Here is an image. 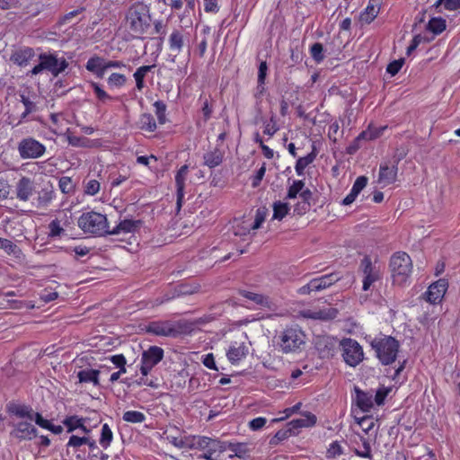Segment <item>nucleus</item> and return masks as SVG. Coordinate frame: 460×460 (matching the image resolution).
<instances>
[{
    "mask_svg": "<svg viewBox=\"0 0 460 460\" xmlns=\"http://www.w3.org/2000/svg\"><path fill=\"white\" fill-rule=\"evenodd\" d=\"M379 137V133H373L372 128H368L367 130L362 131L357 137L356 142H361L366 139H375Z\"/></svg>",
    "mask_w": 460,
    "mask_h": 460,
    "instance_id": "63",
    "label": "nucleus"
},
{
    "mask_svg": "<svg viewBox=\"0 0 460 460\" xmlns=\"http://www.w3.org/2000/svg\"><path fill=\"white\" fill-rule=\"evenodd\" d=\"M154 107L155 108V114L157 116L158 121L160 124H164L166 121V105L163 101H156L154 103Z\"/></svg>",
    "mask_w": 460,
    "mask_h": 460,
    "instance_id": "48",
    "label": "nucleus"
},
{
    "mask_svg": "<svg viewBox=\"0 0 460 460\" xmlns=\"http://www.w3.org/2000/svg\"><path fill=\"white\" fill-rule=\"evenodd\" d=\"M11 435L20 440H31L38 436L36 428L28 421L14 424Z\"/></svg>",
    "mask_w": 460,
    "mask_h": 460,
    "instance_id": "14",
    "label": "nucleus"
},
{
    "mask_svg": "<svg viewBox=\"0 0 460 460\" xmlns=\"http://www.w3.org/2000/svg\"><path fill=\"white\" fill-rule=\"evenodd\" d=\"M127 78L122 74L113 73L108 78V84L111 86L120 87L125 84Z\"/></svg>",
    "mask_w": 460,
    "mask_h": 460,
    "instance_id": "54",
    "label": "nucleus"
},
{
    "mask_svg": "<svg viewBox=\"0 0 460 460\" xmlns=\"http://www.w3.org/2000/svg\"><path fill=\"white\" fill-rule=\"evenodd\" d=\"M112 438L113 434L109 425L107 423L103 424L100 438L101 446L104 448H107L111 445Z\"/></svg>",
    "mask_w": 460,
    "mask_h": 460,
    "instance_id": "42",
    "label": "nucleus"
},
{
    "mask_svg": "<svg viewBox=\"0 0 460 460\" xmlns=\"http://www.w3.org/2000/svg\"><path fill=\"white\" fill-rule=\"evenodd\" d=\"M34 182L28 177H22L16 184V196L20 200L27 201L34 192Z\"/></svg>",
    "mask_w": 460,
    "mask_h": 460,
    "instance_id": "17",
    "label": "nucleus"
},
{
    "mask_svg": "<svg viewBox=\"0 0 460 460\" xmlns=\"http://www.w3.org/2000/svg\"><path fill=\"white\" fill-rule=\"evenodd\" d=\"M390 392V388H387V387H381L379 388L376 393V395H375V402L377 405H382L384 404L385 402V400L386 398V396L388 395Z\"/></svg>",
    "mask_w": 460,
    "mask_h": 460,
    "instance_id": "61",
    "label": "nucleus"
},
{
    "mask_svg": "<svg viewBox=\"0 0 460 460\" xmlns=\"http://www.w3.org/2000/svg\"><path fill=\"white\" fill-rule=\"evenodd\" d=\"M359 269L363 272V290L367 291L372 284L381 279V273L378 268L372 264L371 259L365 256L360 262Z\"/></svg>",
    "mask_w": 460,
    "mask_h": 460,
    "instance_id": "12",
    "label": "nucleus"
},
{
    "mask_svg": "<svg viewBox=\"0 0 460 460\" xmlns=\"http://www.w3.org/2000/svg\"><path fill=\"white\" fill-rule=\"evenodd\" d=\"M39 59L40 63L30 71L31 75H38L43 70H48L57 77L68 66V62L65 58L59 60L54 54L41 53Z\"/></svg>",
    "mask_w": 460,
    "mask_h": 460,
    "instance_id": "7",
    "label": "nucleus"
},
{
    "mask_svg": "<svg viewBox=\"0 0 460 460\" xmlns=\"http://www.w3.org/2000/svg\"><path fill=\"white\" fill-rule=\"evenodd\" d=\"M266 209L265 208H258L255 215V219L253 222V225L252 226V229L256 230L259 229L261 226V224L264 222L266 217Z\"/></svg>",
    "mask_w": 460,
    "mask_h": 460,
    "instance_id": "59",
    "label": "nucleus"
},
{
    "mask_svg": "<svg viewBox=\"0 0 460 460\" xmlns=\"http://www.w3.org/2000/svg\"><path fill=\"white\" fill-rule=\"evenodd\" d=\"M427 29L434 34H439L446 29V20L443 18H432L428 22Z\"/></svg>",
    "mask_w": 460,
    "mask_h": 460,
    "instance_id": "40",
    "label": "nucleus"
},
{
    "mask_svg": "<svg viewBox=\"0 0 460 460\" xmlns=\"http://www.w3.org/2000/svg\"><path fill=\"white\" fill-rule=\"evenodd\" d=\"M0 249L4 250L8 254H16L20 252L19 247L12 241L0 238Z\"/></svg>",
    "mask_w": 460,
    "mask_h": 460,
    "instance_id": "51",
    "label": "nucleus"
},
{
    "mask_svg": "<svg viewBox=\"0 0 460 460\" xmlns=\"http://www.w3.org/2000/svg\"><path fill=\"white\" fill-rule=\"evenodd\" d=\"M138 128L147 132H154L156 129L155 118L150 113H143L138 119Z\"/></svg>",
    "mask_w": 460,
    "mask_h": 460,
    "instance_id": "33",
    "label": "nucleus"
},
{
    "mask_svg": "<svg viewBox=\"0 0 460 460\" xmlns=\"http://www.w3.org/2000/svg\"><path fill=\"white\" fill-rule=\"evenodd\" d=\"M141 226L140 220L124 219L120 221L113 229L109 231V234H119L120 233H134Z\"/></svg>",
    "mask_w": 460,
    "mask_h": 460,
    "instance_id": "20",
    "label": "nucleus"
},
{
    "mask_svg": "<svg viewBox=\"0 0 460 460\" xmlns=\"http://www.w3.org/2000/svg\"><path fill=\"white\" fill-rule=\"evenodd\" d=\"M343 453L342 447L338 441L332 442L327 450V458H335Z\"/></svg>",
    "mask_w": 460,
    "mask_h": 460,
    "instance_id": "57",
    "label": "nucleus"
},
{
    "mask_svg": "<svg viewBox=\"0 0 460 460\" xmlns=\"http://www.w3.org/2000/svg\"><path fill=\"white\" fill-rule=\"evenodd\" d=\"M54 198V191L52 190V188L50 189H43L40 194H39V202L40 204H44V205H47L48 203H49L52 199Z\"/></svg>",
    "mask_w": 460,
    "mask_h": 460,
    "instance_id": "58",
    "label": "nucleus"
},
{
    "mask_svg": "<svg viewBox=\"0 0 460 460\" xmlns=\"http://www.w3.org/2000/svg\"><path fill=\"white\" fill-rule=\"evenodd\" d=\"M318 283H321V289H325L332 284L341 279V276L337 272L323 275L320 278H315Z\"/></svg>",
    "mask_w": 460,
    "mask_h": 460,
    "instance_id": "39",
    "label": "nucleus"
},
{
    "mask_svg": "<svg viewBox=\"0 0 460 460\" xmlns=\"http://www.w3.org/2000/svg\"><path fill=\"white\" fill-rule=\"evenodd\" d=\"M35 56L34 49L30 47H23L13 51L10 60L20 66H26Z\"/></svg>",
    "mask_w": 460,
    "mask_h": 460,
    "instance_id": "18",
    "label": "nucleus"
},
{
    "mask_svg": "<svg viewBox=\"0 0 460 460\" xmlns=\"http://www.w3.org/2000/svg\"><path fill=\"white\" fill-rule=\"evenodd\" d=\"M86 419L79 417L77 415H72L66 417L62 423L67 429V432H73L74 430L79 429L82 426V422H85Z\"/></svg>",
    "mask_w": 460,
    "mask_h": 460,
    "instance_id": "36",
    "label": "nucleus"
},
{
    "mask_svg": "<svg viewBox=\"0 0 460 460\" xmlns=\"http://www.w3.org/2000/svg\"><path fill=\"white\" fill-rule=\"evenodd\" d=\"M21 102L25 107V111L21 115V119H24L29 114L36 111V104L30 100V98L24 94H21Z\"/></svg>",
    "mask_w": 460,
    "mask_h": 460,
    "instance_id": "45",
    "label": "nucleus"
},
{
    "mask_svg": "<svg viewBox=\"0 0 460 460\" xmlns=\"http://www.w3.org/2000/svg\"><path fill=\"white\" fill-rule=\"evenodd\" d=\"M342 349V358L346 364L350 367H357L363 361L364 352L361 345L350 338L342 339L340 341Z\"/></svg>",
    "mask_w": 460,
    "mask_h": 460,
    "instance_id": "9",
    "label": "nucleus"
},
{
    "mask_svg": "<svg viewBox=\"0 0 460 460\" xmlns=\"http://www.w3.org/2000/svg\"><path fill=\"white\" fill-rule=\"evenodd\" d=\"M164 358V349L158 346H151L143 351L141 357L140 372L142 376H147L152 368Z\"/></svg>",
    "mask_w": 460,
    "mask_h": 460,
    "instance_id": "11",
    "label": "nucleus"
},
{
    "mask_svg": "<svg viewBox=\"0 0 460 460\" xmlns=\"http://www.w3.org/2000/svg\"><path fill=\"white\" fill-rule=\"evenodd\" d=\"M90 440L88 437H78L75 435H72L66 444L67 447H79L83 445H87Z\"/></svg>",
    "mask_w": 460,
    "mask_h": 460,
    "instance_id": "53",
    "label": "nucleus"
},
{
    "mask_svg": "<svg viewBox=\"0 0 460 460\" xmlns=\"http://www.w3.org/2000/svg\"><path fill=\"white\" fill-rule=\"evenodd\" d=\"M66 140L69 145L75 147H91V140L85 137H77L70 133L69 131L66 134Z\"/></svg>",
    "mask_w": 460,
    "mask_h": 460,
    "instance_id": "35",
    "label": "nucleus"
},
{
    "mask_svg": "<svg viewBox=\"0 0 460 460\" xmlns=\"http://www.w3.org/2000/svg\"><path fill=\"white\" fill-rule=\"evenodd\" d=\"M6 410L10 414L19 418H26L31 421L33 420L34 411L31 406L11 402L6 405Z\"/></svg>",
    "mask_w": 460,
    "mask_h": 460,
    "instance_id": "19",
    "label": "nucleus"
},
{
    "mask_svg": "<svg viewBox=\"0 0 460 460\" xmlns=\"http://www.w3.org/2000/svg\"><path fill=\"white\" fill-rule=\"evenodd\" d=\"M248 353L247 347L243 343L238 347L232 346L229 348L226 356L228 360L232 364H235L239 362L242 358H243Z\"/></svg>",
    "mask_w": 460,
    "mask_h": 460,
    "instance_id": "29",
    "label": "nucleus"
},
{
    "mask_svg": "<svg viewBox=\"0 0 460 460\" xmlns=\"http://www.w3.org/2000/svg\"><path fill=\"white\" fill-rule=\"evenodd\" d=\"M91 86L93 87L94 93L96 94V97L102 102L112 100V97L110 96L102 87L94 82L91 83Z\"/></svg>",
    "mask_w": 460,
    "mask_h": 460,
    "instance_id": "55",
    "label": "nucleus"
},
{
    "mask_svg": "<svg viewBox=\"0 0 460 460\" xmlns=\"http://www.w3.org/2000/svg\"><path fill=\"white\" fill-rule=\"evenodd\" d=\"M354 390L358 407L363 411H369L373 407V394L371 393L364 392L357 386H355Z\"/></svg>",
    "mask_w": 460,
    "mask_h": 460,
    "instance_id": "26",
    "label": "nucleus"
},
{
    "mask_svg": "<svg viewBox=\"0 0 460 460\" xmlns=\"http://www.w3.org/2000/svg\"><path fill=\"white\" fill-rule=\"evenodd\" d=\"M290 208L286 202L276 201L273 203V219L282 220L288 213Z\"/></svg>",
    "mask_w": 460,
    "mask_h": 460,
    "instance_id": "38",
    "label": "nucleus"
},
{
    "mask_svg": "<svg viewBox=\"0 0 460 460\" xmlns=\"http://www.w3.org/2000/svg\"><path fill=\"white\" fill-rule=\"evenodd\" d=\"M85 67L88 71L96 75L97 77L102 78L105 74V59L99 56H93L88 59Z\"/></svg>",
    "mask_w": 460,
    "mask_h": 460,
    "instance_id": "25",
    "label": "nucleus"
},
{
    "mask_svg": "<svg viewBox=\"0 0 460 460\" xmlns=\"http://www.w3.org/2000/svg\"><path fill=\"white\" fill-rule=\"evenodd\" d=\"M447 288L448 282L445 279H439L436 282L432 283L425 293L427 301L433 305L439 304L444 297Z\"/></svg>",
    "mask_w": 460,
    "mask_h": 460,
    "instance_id": "13",
    "label": "nucleus"
},
{
    "mask_svg": "<svg viewBox=\"0 0 460 460\" xmlns=\"http://www.w3.org/2000/svg\"><path fill=\"white\" fill-rule=\"evenodd\" d=\"M305 335L300 329L290 327L280 333L278 343L284 353L294 352L305 343Z\"/></svg>",
    "mask_w": 460,
    "mask_h": 460,
    "instance_id": "8",
    "label": "nucleus"
},
{
    "mask_svg": "<svg viewBox=\"0 0 460 460\" xmlns=\"http://www.w3.org/2000/svg\"><path fill=\"white\" fill-rule=\"evenodd\" d=\"M45 151V146L32 137L23 138L18 144V152L22 159L39 158Z\"/></svg>",
    "mask_w": 460,
    "mask_h": 460,
    "instance_id": "10",
    "label": "nucleus"
},
{
    "mask_svg": "<svg viewBox=\"0 0 460 460\" xmlns=\"http://www.w3.org/2000/svg\"><path fill=\"white\" fill-rule=\"evenodd\" d=\"M240 295L254 304L261 305L262 307L270 308L271 305V301L269 296H264L262 294H257L254 292L247 291V290H240Z\"/></svg>",
    "mask_w": 460,
    "mask_h": 460,
    "instance_id": "27",
    "label": "nucleus"
},
{
    "mask_svg": "<svg viewBox=\"0 0 460 460\" xmlns=\"http://www.w3.org/2000/svg\"><path fill=\"white\" fill-rule=\"evenodd\" d=\"M100 190V183L96 180H90L86 185L84 192L88 195L93 196Z\"/></svg>",
    "mask_w": 460,
    "mask_h": 460,
    "instance_id": "62",
    "label": "nucleus"
},
{
    "mask_svg": "<svg viewBox=\"0 0 460 460\" xmlns=\"http://www.w3.org/2000/svg\"><path fill=\"white\" fill-rule=\"evenodd\" d=\"M100 371L96 369H84L77 373L80 383H93L94 385H99Z\"/></svg>",
    "mask_w": 460,
    "mask_h": 460,
    "instance_id": "32",
    "label": "nucleus"
},
{
    "mask_svg": "<svg viewBox=\"0 0 460 460\" xmlns=\"http://www.w3.org/2000/svg\"><path fill=\"white\" fill-rule=\"evenodd\" d=\"M60 190L65 194H70L74 191V183L72 179L67 176H63L58 181Z\"/></svg>",
    "mask_w": 460,
    "mask_h": 460,
    "instance_id": "49",
    "label": "nucleus"
},
{
    "mask_svg": "<svg viewBox=\"0 0 460 460\" xmlns=\"http://www.w3.org/2000/svg\"><path fill=\"white\" fill-rule=\"evenodd\" d=\"M389 267L394 283L402 285L407 281L411 273V259L406 252H397L392 255Z\"/></svg>",
    "mask_w": 460,
    "mask_h": 460,
    "instance_id": "5",
    "label": "nucleus"
},
{
    "mask_svg": "<svg viewBox=\"0 0 460 460\" xmlns=\"http://www.w3.org/2000/svg\"><path fill=\"white\" fill-rule=\"evenodd\" d=\"M170 49L173 52L180 53L184 46L183 33L179 30H173L169 36Z\"/></svg>",
    "mask_w": 460,
    "mask_h": 460,
    "instance_id": "30",
    "label": "nucleus"
},
{
    "mask_svg": "<svg viewBox=\"0 0 460 460\" xmlns=\"http://www.w3.org/2000/svg\"><path fill=\"white\" fill-rule=\"evenodd\" d=\"M84 11V7H80L76 10H74L72 12H69L66 13L65 15L61 16L58 21V24L59 26L66 25L71 22V20L75 17H76L78 14L82 13Z\"/></svg>",
    "mask_w": 460,
    "mask_h": 460,
    "instance_id": "52",
    "label": "nucleus"
},
{
    "mask_svg": "<svg viewBox=\"0 0 460 460\" xmlns=\"http://www.w3.org/2000/svg\"><path fill=\"white\" fill-rule=\"evenodd\" d=\"M316 157V153L314 152V148L313 151L304 157H300L297 159L295 169L298 175H302L304 173V170L306 166L312 164Z\"/></svg>",
    "mask_w": 460,
    "mask_h": 460,
    "instance_id": "34",
    "label": "nucleus"
},
{
    "mask_svg": "<svg viewBox=\"0 0 460 460\" xmlns=\"http://www.w3.org/2000/svg\"><path fill=\"white\" fill-rule=\"evenodd\" d=\"M225 152L218 147L203 155L204 165L210 169L219 166L224 160Z\"/></svg>",
    "mask_w": 460,
    "mask_h": 460,
    "instance_id": "21",
    "label": "nucleus"
},
{
    "mask_svg": "<svg viewBox=\"0 0 460 460\" xmlns=\"http://www.w3.org/2000/svg\"><path fill=\"white\" fill-rule=\"evenodd\" d=\"M403 64H404L403 58H400L398 60H394L387 66L386 72L388 74H390L391 75H395L401 70Z\"/></svg>",
    "mask_w": 460,
    "mask_h": 460,
    "instance_id": "60",
    "label": "nucleus"
},
{
    "mask_svg": "<svg viewBox=\"0 0 460 460\" xmlns=\"http://www.w3.org/2000/svg\"><path fill=\"white\" fill-rule=\"evenodd\" d=\"M299 197L302 199V209H299L300 203H297L295 206L294 211L296 212L298 215H303L310 209V200L313 198V192L309 189H303L299 194Z\"/></svg>",
    "mask_w": 460,
    "mask_h": 460,
    "instance_id": "31",
    "label": "nucleus"
},
{
    "mask_svg": "<svg viewBox=\"0 0 460 460\" xmlns=\"http://www.w3.org/2000/svg\"><path fill=\"white\" fill-rule=\"evenodd\" d=\"M122 419L129 423H142L146 420V416L141 411H128L124 412Z\"/></svg>",
    "mask_w": 460,
    "mask_h": 460,
    "instance_id": "41",
    "label": "nucleus"
},
{
    "mask_svg": "<svg viewBox=\"0 0 460 460\" xmlns=\"http://www.w3.org/2000/svg\"><path fill=\"white\" fill-rule=\"evenodd\" d=\"M291 429L288 427L287 429H282L277 431L275 436L270 439L271 445H277L279 442L283 441L289 438L290 436H293Z\"/></svg>",
    "mask_w": 460,
    "mask_h": 460,
    "instance_id": "50",
    "label": "nucleus"
},
{
    "mask_svg": "<svg viewBox=\"0 0 460 460\" xmlns=\"http://www.w3.org/2000/svg\"><path fill=\"white\" fill-rule=\"evenodd\" d=\"M336 341L330 337H323L317 342V349L323 357L333 356Z\"/></svg>",
    "mask_w": 460,
    "mask_h": 460,
    "instance_id": "28",
    "label": "nucleus"
},
{
    "mask_svg": "<svg viewBox=\"0 0 460 460\" xmlns=\"http://www.w3.org/2000/svg\"><path fill=\"white\" fill-rule=\"evenodd\" d=\"M310 53L316 63L322 62L325 58L323 54V46L320 42H316L312 45L310 49Z\"/></svg>",
    "mask_w": 460,
    "mask_h": 460,
    "instance_id": "46",
    "label": "nucleus"
},
{
    "mask_svg": "<svg viewBox=\"0 0 460 460\" xmlns=\"http://www.w3.org/2000/svg\"><path fill=\"white\" fill-rule=\"evenodd\" d=\"M382 0H369V3L360 14V21L369 24L378 14Z\"/></svg>",
    "mask_w": 460,
    "mask_h": 460,
    "instance_id": "24",
    "label": "nucleus"
},
{
    "mask_svg": "<svg viewBox=\"0 0 460 460\" xmlns=\"http://www.w3.org/2000/svg\"><path fill=\"white\" fill-rule=\"evenodd\" d=\"M362 440V450H356V455L361 457L372 459V454H371V447L370 443L367 441V439L361 438Z\"/></svg>",
    "mask_w": 460,
    "mask_h": 460,
    "instance_id": "56",
    "label": "nucleus"
},
{
    "mask_svg": "<svg viewBox=\"0 0 460 460\" xmlns=\"http://www.w3.org/2000/svg\"><path fill=\"white\" fill-rule=\"evenodd\" d=\"M399 161L400 158L392 166L388 165L386 163L380 164L378 175L379 183L390 185L396 181L398 171L397 164Z\"/></svg>",
    "mask_w": 460,
    "mask_h": 460,
    "instance_id": "16",
    "label": "nucleus"
},
{
    "mask_svg": "<svg viewBox=\"0 0 460 460\" xmlns=\"http://www.w3.org/2000/svg\"><path fill=\"white\" fill-rule=\"evenodd\" d=\"M189 172V167L187 164L182 165L177 172L175 175V184H176V192H177V208L180 209L182 206L183 199H184V188H185V181L187 179Z\"/></svg>",
    "mask_w": 460,
    "mask_h": 460,
    "instance_id": "15",
    "label": "nucleus"
},
{
    "mask_svg": "<svg viewBox=\"0 0 460 460\" xmlns=\"http://www.w3.org/2000/svg\"><path fill=\"white\" fill-rule=\"evenodd\" d=\"M370 345L382 365L388 366L396 360L400 342L395 338L381 334L374 338Z\"/></svg>",
    "mask_w": 460,
    "mask_h": 460,
    "instance_id": "2",
    "label": "nucleus"
},
{
    "mask_svg": "<svg viewBox=\"0 0 460 460\" xmlns=\"http://www.w3.org/2000/svg\"><path fill=\"white\" fill-rule=\"evenodd\" d=\"M49 228L50 231L49 236H51V237L59 236L60 234L63 232V228L60 226L59 221L57 219L52 220L49 223Z\"/></svg>",
    "mask_w": 460,
    "mask_h": 460,
    "instance_id": "64",
    "label": "nucleus"
},
{
    "mask_svg": "<svg viewBox=\"0 0 460 460\" xmlns=\"http://www.w3.org/2000/svg\"><path fill=\"white\" fill-rule=\"evenodd\" d=\"M199 100L202 101L201 111L203 114L204 122L206 123L211 118L213 106L210 101L202 95L200 96Z\"/></svg>",
    "mask_w": 460,
    "mask_h": 460,
    "instance_id": "47",
    "label": "nucleus"
},
{
    "mask_svg": "<svg viewBox=\"0 0 460 460\" xmlns=\"http://www.w3.org/2000/svg\"><path fill=\"white\" fill-rule=\"evenodd\" d=\"M78 226L87 234L99 236L109 234V225L105 215L94 211L85 212L78 218Z\"/></svg>",
    "mask_w": 460,
    "mask_h": 460,
    "instance_id": "4",
    "label": "nucleus"
},
{
    "mask_svg": "<svg viewBox=\"0 0 460 460\" xmlns=\"http://www.w3.org/2000/svg\"><path fill=\"white\" fill-rule=\"evenodd\" d=\"M190 447L202 452L196 456V460H217L219 454L225 450L219 440L208 437L194 438Z\"/></svg>",
    "mask_w": 460,
    "mask_h": 460,
    "instance_id": "6",
    "label": "nucleus"
},
{
    "mask_svg": "<svg viewBox=\"0 0 460 460\" xmlns=\"http://www.w3.org/2000/svg\"><path fill=\"white\" fill-rule=\"evenodd\" d=\"M191 324L187 321H153L146 324L142 330L146 332L162 337H177L190 332Z\"/></svg>",
    "mask_w": 460,
    "mask_h": 460,
    "instance_id": "3",
    "label": "nucleus"
},
{
    "mask_svg": "<svg viewBox=\"0 0 460 460\" xmlns=\"http://www.w3.org/2000/svg\"><path fill=\"white\" fill-rule=\"evenodd\" d=\"M305 187V182L301 180L294 181L292 185L288 188L287 199H293L297 197Z\"/></svg>",
    "mask_w": 460,
    "mask_h": 460,
    "instance_id": "44",
    "label": "nucleus"
},
{
    "mask_svg": "<svg viewBox=\"0 0 460 460\" xmlns=\"http://www.w3.org/2000/svg\"><path fill=\"white\" fill-rule=\"evenodd\" d=\"M155 66H142L138 67L134 73L133 76L136 80V85L138 90H142L144 87V78L148 72H150Z\"/></svg>",
    "mask_w": 460,
    "mask_h": 460,
    "instance_id": "37",
    "label": "nucleus"
},
{
    "mask_svg": "<svg viewBox=\"0 0 460 460\" xmlns=\"http://www.w3.org/2000/svg\"><path fill=\"white\" fill-rule=\"evenodd\" d=\"M316 423L315 415L308 412L305 418L295 419L288 423V428L294 435L298 433V429L305 427H312Z\"/></svg>",
    "mask_w": 460,
    "mask_h": 460,
    "instance_id": "23",
    "label": "nucleus"
},
{
    "mask_svg": "<svg viewBox=\"0 0 460 460\" xmlns=\"http://www.w3.org/2000/svg\"><path fill=\"white\" fill-rule=\"evenodd\" d=\"M367 177L359 176L356 179L350 192L343 199L342 205L348 206L354 202L359 192L367 186Z\"/></svg>",
    "mask_w": 460,
    "mask_h": 460,
    "instance_id": "22",
    "label": "nucleus"
},
{
    "mask_svg": "<svg viewBox=\"0 0 460 460\" xmlns=\"http://www.w3.org/2000/svg\"><path fill=\"white\" fill-rule=\"evenodd\" d=\"M152 18L149 7L143 3L131 5L126 14V24L134 37L142 38L151 27Z\"/></svg>",
    "mask_w": 460,
    "mask_h": 460,
    "instance_id": "1",
    "label": "nucleus"
},
{
    "mask_svg": "<svg viewBox=\"0 0 460 460\" xmlns=\"http://www.w3.org/2000/svg\"><path fill=\"white\" fill-rule=\"evenodd\" d=\"M442 4L445 9L453 11L460 8V0H437L432 7L438 10V12H441L439 8Z\"/></svg>",
    "mask_w": 460,
    "mask_h": 460,
    "instance_id": "43",
    "label": "nucleus"
}]
</instances>
